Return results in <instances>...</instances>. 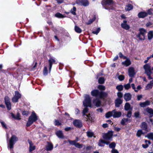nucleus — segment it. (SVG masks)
Here are the masks:
<instances>
[{"mask_svg":"<svg viewBox=\"0 0 153 153\" xmlns=\"http://www.w3.org/2000/svg\"><path fill=\"white\" fill-rule=\"evenodd\" d=\"M85 99L83 101V105L84 106L86 107L83 111V115L85 116L87 115L85 114L88 111V109L87 107V106L91 107V99L89 95L85 94L84 96Z\"/></svg>","mask_w":153,"mask_h":153,"instance_id":"f257e3e1","label":"nucleus"},{"mask_svg":"<svg viewBox=\"0 0 153 153\" xmlns=\"http://www.w3.org/2000/svg\"><path fill=\"white\" fill-rule=\"evenodd\" d=\"M101 3L103 7L106 9L113 10L114 8L115 4L112 0H102Z\"/></svg>","mask_w":153,"mask_h":153,"instance_id":"f03ea898","label":"nucleus"},{"mask_svg":"<svg viewBox=\"0 0 153 153\" xmlns=\"http://www.w3.org/2000/svg\"><path fill=\"white\" fill-rule=\"evenodd\" d=\"M91 94L93 96L96 97L100 98L106 97L107 94L105 92L99 91L97 90H94L91 92Z\"/></svg>","mask_w":153,"mask_h":153,"instance_id":"7ed1b4c3","label":"nucleus"},{"mask_svg":"<svg viewBox=\"0 0 153 153\" xmlns=\"http://www.w3.org/2000/svg\"><path fill=\"white\" fill-rule=\"evenodd\" d=\"M37 120V117L34 112H32V114L29 117L26 126H30L34 122Z\"/></svg>","mask_w":153,"mask_h":153,"instance_id":"20e7f679","label":"nucleus"},{"mask_svg":"<svg viewBox=\"0 0 153 153\" xmlns=\"http://www.w3.org/2000/svg\"><path fill=\"white\" fill-rule=\"evenodd\" d=\"M143 68L145 70V73L146 74L149 79H152V72L151 71V67L149 64H146L143 66Z\"/></svg>","mask_w":153,"mask_h":153,"instance_id":"39448f33","label":"nucleus"},{"mask_svg":"<svg viewBox=\"0 0 153 153\" xmlns=\"http://www.w3.org/2000/svg\"><path fill=\"white\" fill-rule=\"evenodd\" d=\"M18 140V138L15 135H13L9 140V143L8 147L10 149L13 148V145Z\"/></svg>","mask_w":153,"mask_h":153,"instance_id":"423d86ee","label":"nucleus"},{"mask_svg":"<svg viewBox=\"0 0 153 153\" xmlns=\"http://www.w3.org/2000/svg\"><path fill=\"white\" fill-rule=\"evenodd\" d=\"M139 31L140 32L139 34L137 35L138 37L140 40L144 39L145 35L146 33V30L143 28H141L139 29Z\"/></svg>","mask_w":153,"mask_h":153,"instance_id":"0eeeda50","label":"nucleus"},{"mask_svg":"<svg viewBox=\"0 0 153 153\" xmlns=\"http://www.w3.org/2000/svg\"><path fill=\"white\" fill-rule=\"evenodd\" d=\"M21 94L18 91H16L15 92V95L12 99L13 102H18V100L21 98Z\"/></svg>","mask_w":153,"mask_h":153,"instance_id":"6e6552de","label":"nucleus"},{"mask_svg":"<svg viewBox=\"0 0 153 153\" xmlns=\"http://www.w3.org/2000/svg\"><path fill=\"white\" fill-rule=\"evenodd\" d=\"M113 135V132L111 131H109L107 133L103 134L102 137L104 139L109 140L111 138Z\"/></svg>","mask_w":153,"mask_h":153,"instance_id":"1a4fd4ad","label":"nucleus"},{"mask_svg":"<svg viewBox=\"0 0 153 153\" xmlns=\"http://www.w3.org/2000/svg\"><path fill=\"white\" fill-rule=\"evenodd\" d=\"M4 101L8 110H10L11 108V105L10 98L8 96H6L5 97Z\"/></svg>","mask_w":153,"mask_h":153,"instance_id":"9d476101","label":"nucleus"},{"mask_svg":"<svg viewBox=\"0 0 153 153\" xmlns=\"http://www.w3.org/2000/svg\"><path fill=\"white\" fill-rule=\"evenodd\" d=\"M76 2L77 3L82 4L84 6H86L89 4V2L88 0H77Z\"/></svg>","mask_w":153,"mask_h":153,"instance_id":"9b49d317","label":"nucleus"},{"mask_svg":"<svg viewBox=\"0 0 153 153\" xmlns=\"http://www.w3.org/2000/svg\"><path fill=\"white\" fill-rule=\"evenodd\" d=\"M121 26L122 28L126 30H128L130 28L129 25L127 24V21L126 20L123 21V22L121 23Z\"/></svg>","mask_w":153,"mask_h":153,"instance_id":"f8f14e48","label":"nucleus"},{"mask_svg":"<svg viewBox=\"0 0 153 153\" xmlns=\"http://www.w3.org/2000/svg\"><path fill=\"white\" fill-rule=\"evenodd\" d=\"M49 70L50 71L52 67L53 64H56L57 62L54 59L51 57L50 58L49 60Z\"/></svg>","mask_w":153,"mask_h":153,"instance_id":"ddd939ff","label":"nucleus"},{"mask_svg":"<svg viewBox=\"0 0 153 153\" xmlns=\"http://www.w3.org/2000/svg\"><path fill=\"white\" fill-rule=\"evenodd\" d=\"M73 123L74 125L77 127H80L82 126V123L79 120H75Z\"/></svg>","mask_w":153,"mask_h":153,"instance_id":"4468645a","label":"nucleus"},{"mask_svg":"<svg viewBox=\"0 0 153 153\" xmlns=\"http://www.w3.org/2000/svg\"><path fill=\"white\" fill-rule=\"evenodd\" d=\"M84 117L86 119L85 120L86 121H90L91 122H92L94 119V117L92 116V115H91L90 114L87 115H85V116Z\"/></svg>","mask_w":153,"mask_h":153,"instance_id":"2eb2a0df","label":"nucleus"},{"mask_svg":"<svg viewBox=\"0 0 153 153\" xmlns=\"http://www.w3.org/2000/svg\"><path fill=\"white\" fill-rule=\"evenodd\" d=\"M128 75L131 77H133L135 74L134 69L132 67L128 69Z\"/></svg>","mask_w":153,"mask_h":153,"instance_id":"dca6fc26","label":"nucleus"},{"mask_svg":"<svg viewBox=\"0 0 153 153\" xmlns=\"http://www.w3.org/2000/svg\"><path fill=\"white\" fill-rule=\"evenodd\" d=\"M109 143V142H106L102 139H100L99 141L98 145L100 146L103 147L104 146V144H106L107 145H108Z\"/></svg>","mask_w":153,"mask_h":153,"instance_id":"f3484780","label":"nucleus"},{"mask_svg":"<svg viewBox=\"0 0 153 153\" xmlns=\"http://www.w3.org/2000/svg\"><path fill=\"white\" fill-rule=\"evenodd\" d=\"M121 113L120 111H117L115 110H113V117L114 118L119 117L121 115Z\"/></svg>","mask_w":153,"mask_h":153,"instance_id":"a211bd4d","label":"nucleus"},{"mask_svg":"<svg viewBox=\"0 0 153 153\" xmlns=\"http://www.w3.org/2000/svg\"><path fill=\"white\" fill-rule=\"evenodd\" d=\"M131 95L130 93H127L124 95V98L126 101H128L131 100Z\"/></svg>","mask_w":153,"mask_h":153,"instance_id":"6ab92c4d","label":"nucleus"},{"mask_svg":"<svg viewBox=\"0 0 153 153\" xmlns=\"http://www.w3.org/2000/svg\"><path fill=\"white\" fill-rule=\"evenodd\" d=\"M47 143V145L46 146V150L48 151L52 150L53 148V144L49 142H48Z\"/></svg>","mask_w":153,"mask_h":153,"instance_id":"aec40b11","label":"nucleus"},{"mask_svg":"<svg viewBox=\"0 0 153 153\" xmlns=\"http://www.w3.org/2000/svg\"><path fill=\"white\" fill-rule=\"evenodd\" d=\"M138 16L140 18H144L147 16V13L144 12H140L138 14Z\"/></svg>","mask_w":153,"mask_h":153,"instance_id":"412c9836","label":"nucleus"},{"mask_svg":"<svg viewBox=\"0 0 153 153\" xmlns=\"http://www.w3.org/2000/svg\"><path fill=\"white\" fill-rule=\"evenodd\" d=\"M122 103V100L120 99L117 98L115 100V105L116 107H118Z\"/></svg>","mask_w":153,"mask_h":153,"instance_id":"4be33fe9","label":"nucleus"},{"mask_svg":"<svg viewBox=\"0 0 153 153\" xmlns=\"http://www.w3.org/2000/svg\"><path fill=\"white\" fill-rule=\"evenodd\" d=\"M140 127L146 131L147 130V125L146 123L145 122H142L140 125Z\"/></svg>","mask_w":153,"mask_h":153,"instance_id":"5701e85b","label":"nucleus"},{"mask_svg":"<svg viewBox=\"0 0 153 153\" xmlns=\"http://www.w3.org/2000/svg\"><path fill=\"white\" fill-rule=\"evenodd\" d=\"M150 102L149 101H146L145 102H141L140 103V105L141 107H144L147 106L149 105Z\"/></svg>","mask_w":153,"mask_h":153,"instance_id":"b1692460","label":"nucleus"},{"mask_svg":"<svg viewBox=\"0 0 153 153\" xmlns=\"http://www.w3.org/2000/svg\"><path fill=\"white\" fill-rule=\"evenodd\" d=\"M56 134L59 138H64L63 134L61 131H57L56 133Z\"/></svg>","mask_w":153,"mask_h":153,"instance_id":"393cba45","label":"nucleus"},{"mask_svg":"<svg viewBox=\"0 0 153 153\" xmlns=\"http://www.w3.org/2000/svg\"><path fill=\"white\" fill-rule=\"evenodd\" d=\"M122 64L126 66H128L131 65V62L129 59H127L126 61L122 62Z\"/></svg>","mask_w":153,"mask_h":153,"instance_id":"a878e982","label":"nucleus"},{"mask_svg":"<svg viewBox=\"0 0 153 153\" xmlns=\"http://www.w3.org/2000/svg\"><path fill=\"white\" fill-rule=\"evenodd\" d=\"M124 109L125 110L128 111L129 109L132 110V108H131V105L129 103L127 102L125 104L124 106Z\"/></svg>","mask_w":153,"mask_h":153,"instance_id":"bb28decb","label":"nucleus"},{"mask_svg":"<svg viewBox=\"0 0 153 153\" xmlns=\"http://www.w3.org/2000/svg\"><path fill=\"white\" fill-rule=\"evenodd\" d=\"M146 111L149 114V116L152 117L153 115V110L149 108H147Z\"/></svg>","mask_w":153,"mask_h":153,"instance_id":"cd10ccee","label":"nucleus"},{"mask_svg":"<svg viewBox=\"0 0 153 153\" xmlns=\"http://www.w3.org/2000/svg\"><path fill=\"white\" fill-rule=\"evenodd\" d=\"M94 103L95 104L96 106L98 107L100 105L101 102L99 100L96 99L94 100Z\"/></svg>","mask_w":153,"mask_h":153,"instance_id":"c85d7f7f","label":"nucleus"},{"mask_svg":"<svg viewBox=\"0 0 153 153\" xmlns=\"http://www.w3.org/2000/svg\"><path fill=\"white\" fill-rule=\"evenodd\" d=\"M87 136L89 137H92L94 135V133L90 130H89L86 132Z\"/></svg>","mask_w":153,"mask_h":153,"instance_id":"c756f323","label":"nucleus"},{"mask_svg":"<svg viewBox=\"0 0 153 153\" xmlns=\"http://www.w3.org/2000/svg\"><path fill=\"white\" fill-rule=\"evenodd\" d=\"M148 37L149 40H151L153 38V31H150L149 32Z\"/></svg>","mask_w":153,"mask_h":153,"instance_id":"7c9ffc66","label":"nucleus"},{"mask_svg":"<svg viewBox=\"0 0 153 153\" xmlns=\"http://www.w3.org/2000/svg\"><path fill=\"white\" fill-rule=\"evenodd\" d=\"M133 6L132 5L129 4L126 6L125 7V10L126 11H129L133 9Z\"/></svg>","mask_w":153,"mask_h":153,"instance_id":"2f4dec72","label":"nucleus"},{"mask_svg":"<svg viewBox=\"0 0 153 153\" xmlns=\"http://www.w3.org/2000/svg\"><path fill=\"white\" fill-rule=\"evenodd\" d=\"M74 30L76 32L79 33H81L82 31L80 28L76 25L75 26Z\"/></svg>","mask_w":153,"mask_h":153,"instance_id":"473e14b6","label":"nucleus"},{"mask_svg":"<svg viewBox=\"0 0 153 153\" xmlns=\"http://www.w3.org/2000/svg\"><path fill=\"white\" fill-rule=\"evenodd\" d=\"M76 8L75 7H73L72 9H71L70 10V13L72 14L73 15H76Z\"/></svg>","mask_w":153,"mask_h":153,"instance_id":"72a5a7b5","label":"nucleus"},{"mask_svg":"<svg viewBox=\"0 0 153 153\" xmlns=\"http://www.w3.org/2000/svg\"><path fill=\"white\" fill-rule=\"evenodd\" d=\"M112 116L113 117V111L108 112L105 114V117L106 118H109Z\"/></svg>","mask_w":153,"mask_h":153,"instance_id":"f704fd0d","label":"nucleus"},{"mask_svg":"<svg viewBox=\"0 0 153 153\" xmlns=\"http://www.w3.org/2000/svg\"><path fill=\"white\" fill-rule=\"evenodd\" d=\"M142 134H143V133L142 131V130H138L137 132L136 135L137 137H140Z\"/></svg>","mask_w":153,"mask_h":153,"instance_id":"c9c22d12","label":"nucleus"},{"mask_svg":"<svg viewBox=\"0 0 153 153\" xmlns=\"http://www.w3.org/2000/svg\"><path fill=\"white\" fill-rule=\"evenodd\" d=\"M55 16L58 18H63L65 17V16L60 13H57L55 14Z\"/></svg>","mask_w":153,"mask_h":153,"instance_id":"e433bc0d","label":"nucleus"},{"mask_svg":"<svg viewBox=\"0 0 153 153\" xmlns=\"http://www.w3.org/2000/svg\"><path fill=\"white\" fill-rule=\"evenodd\" d=\"M12 116L13 117L16 119L18 120H20V114L19 113L16 116H15V115L13 114H12Z\"/></svg>","mask_w":153,"mask_h":153,"instance_id":"4c0bfd02","label":"nucleus"},{"mask_svg":"<svg viewBox=\"0 0 153 153\" xmlns=\"http://www.w3.org/2000/svg\"><path fill=\"white\" fill-rule=\"evenodd\" d=\"M146 137L149 139L153 140V133H151L148 134Z\"/></svg>","mask_w":153,"mask_h":153,"instance_id":"58836bf2","label":"nucleus"},{"mask_svg":"<svg viewBox=\"0 0 153 153\" xmlns=\"http://www.w3.org/2000/svg\"><path fill=\"white\" fill-rule=\"evenodd\" d=\"M152 84L150 83L147 85L145 89L146 90L150 89L152 88Z\"/></svg>","mask_w":153,"mask_h":153,"instance_id":"ea45409f","label":"nucleus"},{"mask_svg":"<svg viewBox=\"0 0 153 153\" xmlns=\"http://www.w3.org/2000/svg\"><path fill=\"white\" fill-rule=\"evenodd\" d=\"M116 88L118 90V91H120L123 90V86L122 85H117L116 86Z\"/></svg>","mask_w":153,"mask_h":153,"instance_id":"a19ab883","label":"nucleus"},{"mask_svg":"<svg viewBox=\"0 0 153 153\" xmlns=\"http://www.w3.org/2000/svg\"><path fill=\"white\" fill-rule=\"evenodd\" d=\"M105 79L103 77H100L98 79V82L100 84H103L104 82Z\"/></svg>","mask_w":153,"mask_h":153,"instance_id":"79ce46f5","label":"nucleus"},{"mask_svg":"<svg viewBox=\"0 0 153 153\" xmlns=\"http://www.w3.org/2000/svg\"><path fill=\"white\" fill-rule=\"evenodd\" d=\"M116 146V144L114 142H112L109 145V147L110 148L113 149L115 148Z\"/></svg>","mask_w":153,"mask_h":153,"instance_id":"37998d69","label":"nucleus"},{"mask_svg":"<svg viewBox=\"0 0 153 153\" xmlns=\"http://www.w3.org/2000/svg\"><path fill=\"white\" fill-rule=\"evenodd\" d=\"M124 87L126 90H128L131 87L130 84L128 83L126 84H125L124 85Z\"/></svg>","mask_w":153,"mask_h":153,"instance_id":"c03bdc74","label":"nucleus"},{"mask_svg":"<svg viewBox=\"0 0 153 153\" xmlns=\"http://www.w3.org/2000/svg\"><path fill=\"white\" fill-rule=\"evenodd\" d=\"M0 122L3 128L6 129L7 128L6 125L4 122L0 120Z\"/></svg>","mask_w":153,"mask_h":153,"instance_id":"a18cd8bd","label":"nucleus"},{"mask_svg":"<svg viewBox=\"0 0 153 153\" xmlns=\"http://www.w3.org/2000/svg\"><path fill=\"white\" fill-rule=\"evenodd\" d=\"M100 30V28H98L97 29V30L96 31H93L92 33L94 34H96V35H97L98 33L99 32Z\"/></svg>","mask_w":153,"mask_h":153,"instance_id":"49530a36","label":"nucleus"},{"mask_svg":"<svg viewBox=\"0 0 153 153\" xmlns=\"http://www.w3.org/2000/svg\"><path fill=\"white\" fill-rule=\"evenodd\" d=\"M98 88L100 90H104L105 89V86L102 85H99L98 86Z\"/></svg>","mask_w":153,"mask_h":153,"instance_id":"de8ad7c7","label":"nucleus"},{"mask_svg":"<svg viewBox=\"0 0 153 153\" xmlns=\"http://www.w3.org/2000/svg\"><path fill=\"white\" fill-rule=\"evenodd\" d=\"M68 142L70 143V144L73 145L75 146L76 144V140H68Z\"/></svg>","mask_w":153,"mask_h":153,"instance_id":"09e8293b","label":"nucleus"},{"mask_svg":"<svg viewBox=\"0 0 153 153\" xmlns=\"http://www.w3.org/2000/svg\"><path fill=\"white\" fill-rule=\"evenodd\" d=\"M35 149V146L32 145L29 147V151L31 152Z\"/></svg>","mask_w":153,"mask_h":153,"instance_id":"8fccbe9b","label":"nucleus"},{"mask_svg":"<svg viewBox=\"0 0 153 153\" xmlns=\"http://www.w3.org/2000/svg\"><path fill=\"white\" fill-rule=\"evenodd\" d=\"M75 146L78 148H80L82 147V145L78 143H76Z\"/></svg>","mask_w":153,"mask_h":153,"instance_id":"3c124183","label":"nucleus"},{"mask_svg":"<svg viewBox=\"0 0 153 153\" xmlns=\"http://www.w3.org/2000/svg\"><path fill=\"white\" fill-rule=\"evenodd\" d=\"M54 123L55 125L56 126L60 125L61 124V123L59 122V121L57 120H55Z\"/></svg>","mask_w":153,"mask_h":153,"instance_id":"603ef678","label":"nucleus"},{"mask_svg":"<svg viewBox=\"0 0 153 153\" xmlns=\"http://www.w3.org/2000/svg\"><path fill=\"white\" fill-rule=\"evenodd\" d=\"M111 152V153H119V152L117 150L114 148L112 149Z\"/></svg>","mask_w":153,"mask_h":153,"instance_id":"864d4df0","label":"nucleus"},{"mask_svg":"<svg viewBox=\"0 0 153 153\" xmlns=\"http://www.w3.org/2000/svg\"><path fill=\"white\" fill-rule=\"evenodd\" d=\"M131 114L132 112L131 111H128L126 115L127 117L128 118H130L131 117Z\"/></svg>","mask_w":153,"mask_h":153,"instance_id":"5fc2aeb1","label":"nucleus"},{"mask_svg":"<svg viewBox=\"0 0 153 153\" xmlns=\"http://www.w3.org/2000/svg\"><path fill=\"white\" fill-rule=\"evenodd\" d=\"M140 113L139 112H136L134 113V116L136 118L139 117Z\"/></svg>","mask_w":153,"mask_h":153,"instance_id":"6e6d98bb","label":"nucleus"},{"mask_svg":"<svg viewBox=\"0 0 153 153\" xmlns=\"http://www.w3.org/2000/svg\"><path fill=\"white\" fill-rule=\"evenodd\" d=\"M118 78L120 81H122L124 79V77L123 75H120L119 76Z\"/></svg>","mask_w":153,"mask_h":153,"instance_id":"4d7b16f0","label":"nucleus"},{"mask_svg":"<svg viewBox=\"0 0 153 153\" xmlns=\"http://www.w3.org/2000/svg\"><path fill=\"white\" fill-rule=\"evenodd\" d=\"M43 73L44 75H46L47 74V68L46 67L44 68Z\"/></svg>","mask_w":153,"mask_h":153,"instance_id":"13d9d810","label":"nucleus"},{"mask_svg":"<svg viewBox=\"0 0 153 153\" xmlns=\"http://www.w3.org/2000/svg\"><path fill=\"white\" fill-rule=\"evenodd\" d=\"M117 95L118 97L120 98L122 97L123 96L122 93L120 92H118Z\"/></svg>","mask_w":153,"mask_h":153,"instance_id":"bf43d9fd","label":"nucleus"},{"mask_svg":"<svg viewBox=\"0 0 153 153\" xmlns=\"http://www.w3.org/2000/svg\"><path fill=\"white\" fill-rule=\"evenodd\" d=\"M119 55L120 57L121 58H123L124 59H125L126 58V57L125 56H124L122 54V53L121 52H120L119 53Z\"/></svg>","mask_w":153,"mask_h":153,"instance_id":"052dcab7","label":"nucleus"},{"mask_svg":"<svg viewBox=\"0 0 153 153\" xmlns=\"http://www.w3.org/2000/svg\"><path fill=\"white\" fill-rule=\"evenodd\" d=\"M29 112L27 111H24L22 112V114L23 115L27 116L28 115Z\"/></svg>","mask_w":153,"mask_h":153,"instance_id":"680f3d73","label":"nucleus"},{"mask_svg":"<svg viewBox=\"0 0 153 153\" xmlns=\"http://www.w3.org/2000/svg\"><path fill=\"white\" fill-rule=\"evenodd\" d=\"M131 86L132 89L134 90L135 92H137V90H136V88L135 87V85L134 84H131Z\"/></svg>","mask_w":153,"mask_h":153,"instance_id":"e2e57ef3","label":"nucleus"},{"mask_svg":"<svg viewBox=\"0 0 153 153\" xmlns=\"http://www.w3.org/2000/svg\"><path fill=\"white\" fill-rule=\"evenodd\" d=\"M95 19V18H93L92 19H90L88 22V24H90Z\"/></svg>","mask_w":153,"mask_h":153,"instance_id":"0e129e2a","label":"nucleus"},{"mask_svg":"<svg viewBox=\"0 0 153 153\" xmlns=\"http://www.w3.org/2000/svg\"><path fill=\"white\" fill-rule=\"evenodd\" d=\"M114 130L117 131H118L121 130V128L118 127H114Z\"/></svg>","mask_w":153,"mask_h":153,"instance_id":"69168bd1","label":"nucleus"},{"mask_svg":"<svg viewBox=\"0 0 153 153\" xmlns=\"http://www.w3.org/2000/svg\"><path fill=\"white\" fill-rule=\"evenodd\" d=\"M152 25V23L150 22H148L147 23L146 25V27H148L151 26Z\"/></svg>","mask_w":153,"mask_h":153,"instance_id":"338daca9","label":"nucleus"},{"mask_svg":"<svg viewBox=\"0 0 153 153\" xmlns=\"http://www.w3.org/2000/svg\"><path fill=\"white\" fill-rule=\"evenodd\" d=\"M149 146V145L147 143H146V144H143L142 146L144 148H147Z\"/></svg>","mask_w":153,"mask_h":153,"instance_id":"774afa93","label":"nucleus"}]
</instances>
